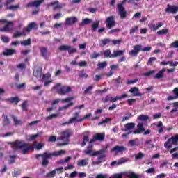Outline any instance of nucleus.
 <instances>
[{"label": "nucleus", "mask_w": 178, "mask_h": 178, "mask_svg": "<svg viewBox=\"0 0 178 178\" xmlns=\"http://www.w3.org/2000/svg\"><path fill=\"white\" fill-rule=\"evenodd\" d=\"M12 148L13 149H22V154H26L31 149H34V147L30 146L29 143H26L23 141L17 140L12 144Z\"/></svg>", "instance_id": "obj_1"}, {"label": "nucleus", "mask_w": 178, "mask_h": 178, "mask_svg": "<svg viewBox=\"0 0 178 178\" xmlns=\"http://www.w3.org/2000/svg\"><path fill=\"white\" fill-rule=\"evenodd\" d=\"M62 83L56 84L51 89V91L56 90L58 94L60 95H66V94H69V92H72V88L69 86H61Z\"/></svg>", "instance_id": "obj_2"}, {"label": "nucleus", "mask_w": 178, "mask_h": 178, "mask_svg": "<svg viewBox=\"0 0 178 178\" xmlns=\"http://www.w3.org/2000/svg\"><path fill=\"white\" fill-rule=\"evenodd\" d=\"M72 134H73V131L70 130V129H67L65 131H64L62 134L60 138H58V140H62L63 141H65V143H58L57 145L58 147H63L65 145H67V143H69V137H70V136H72Z\"/></svg>", "instance_id": "obj_3"}, {"label": "nucleus", "mask_w": 178, "mask_h": 178, "mask_svg": "<svg viewBox=\"0 0 178 178\" xmlns=\"http://www.w3.org/2000/svg\"><path fill=\"white\" fill-rule=\"evenodd\" d=\"M0 24L4 26V27L0 28V31L2 33H9L13 29V22L6 19H0Z\"/></svg>", "instance_id": "obj_4"}, {"label": "nucleus", "mask_w": 178, "mask_h": 178, "mask_svg": "<svg viewBox=\"0 0 178 178\" xmlns=\"http://www.w3.org/2000/svg\"><path fill=\"white\" fill-rule=\"evenodd\" d=\"M86 155H90V156H98V154H101V152L92 150V146L89 145L86 150L83 151Z\"/></svg>", "instance_id": "obj_5"}, {"label": "nucleus", "mask_w": 178, "mask_h": 178, "mask_svg": "<svg viewBox=\"0 0 178 178\" xmlns=\"http://www.w3.org/2000/svg\"><path fill=\"white\" fill-rule=\"evenodd\" d=\"M62 172H63V167L56 168L55 170L47 173V177L48 178L55 177L56 176V174L60 175V173H62Z\"/></svg>", "instance_id": "obj_6"}, {"label": "nucleus", "mask_w": 178, "mask_h": 178, "mask_svg": "<svg viewBox=\"0 0 178 178\" xmlns=\"http://www.w3.org/2000/svg\"><path fill=\"white\" fill-rule=\"evenodd\" d=\"M105 23L106 24L107 29H112V27H115L116 22H115V17L113 16H110L108 17Z\"/></svg>", "instance_id": "obj_7"}, {"label": "nucleus", "mask_w": 178, "mask_h": 178, "mask_svg": "<svg viewBox=\"0 0 178 178\" xmlns=\"http://www.w3.org/2000/svg\"><path fill=\"white\" fill-rule=\"evenodd\" d=\"M136 127V124L134 123V122H129V123H127L125 125H124V129H123L124 131H128V134H133V132L134 131V129Z\"/></svg>", "instance_id": "obj_8"}, {"label": "nucleus", "mask_w": 178, "mask_h": 178, "mask_svg": "<svg viewBox=\"0 0 178 178\" xmlns=\"http://www.w3.org/2000/svg\"><path fill=\"white\" fill-rule=\"evenodd\" d=\"M97 152H100V154H98L97 155V161H92V165H99V163H102V159H104V158L106 156L105 154H104V150H99Z\"/></svg>", "instance_id": "obj_9"}, {"label": "nucleus", "mask_w": 178, "mask_h": 178, "mask_svg": "<svg viewBox=\"0 0 178 178\" xmlns=\"http://www.w3.org/2000/svg\"><path fill=\"white\" fill-rule=\"evenodd\" d=\"M51 153H48V152H44V154H42V166H47L48 163H49V161H48L49 158H51Z\"/></svg>", "instance_id": "obj_10"}, {"label": "nucleus", "mask_w": 178, "mask_h": 178, "mask_svg": "<svg viewBox=\"0 0 178 178\" xmlns=\"http://www.w3.org/2000/svg\"><path fill=\"white\" fill-rule=\"evenodd\" d=\"M117 6L118 9V14L120 15L121 19H126V16H127V12H126L124 8L122 6V4H118Z\"/></svg>", "instance_id": "obj_11"}, {"label": "nucleus", "mask_w": 178, "mask_h": 178, "mask_svg": "<svg viewBox=\"0 0 178 178\" xmlns=\"http://www.w3.org/2000/svg\"><path fill=\"white\" fill-rule=\"evenodd\" d=\"M141 44H137L134 46V49L129 51L130 56H137V55H138V52L141 51Z\"/></svg>", "instance_id": "obj_12"}, {"label": "nucleus", "mask_w": 178, "mask_h": 178, "mask_svg": "<svg viewBox=\"0 0 178 178\" xmlns=\"http://www.w3.org/2000/svg\"><path fill=\"white\" fill-rule=\"evenodd\" d=\"M104 138H105L104 134H96L93 136V138L90 140V144H91V143H94L95 141H104Z\"/></svg>", "instance_id": "obj_13"}, {"label": "nucleus", "mask_w": 178, "mask_h": 178, "mask_svg": "<svg viewBox=\"0 0 178 178\" xmlns=\"http://www.w3.org/2000/svg\"><path fill=\"white\" fill-rule=\"evenodd\" d=\"M126 149H127L124 146L117 145L111 149V152H115V154H122V152H124Z\"/></svg>", "instance_id": "obj_14"}, {"label": "nucleus", "mask_w": 178, "mask_h": 178, "mask_svg": "<svg viewBox=\"0 0 178 178\" xmlns=\"http://www.w3.org/2000/svg\"><path fill=\"white\" fill-rule=\"evenodd\" d=\"M49 6H53L54 10H58V9H62V8H63V4L59 3L58 1H56L49 3Z\"/></svg>", "instance_id": "obj_15"}, {"label": "nucleus", "mask_w": 178, "mask_h": 178, "mask_svg": "<svg viewBox=\"0 0 178 178\" xmlns=\"http://www.w3.org/2000/svg\"><path fill=\"white\" fill-rule=\"evenodd\" d=\"M79 19L76 17H67L65 19V26H72V24H74V23H77Z\"/></svg>", "instance_id": "obj_16"}, {"label": "nucleus", "mask_w": 178, "mask_h": 178, "mask_svg": "<svg viewBox=\"0 0 178 178\" xmlns=\"http://www.w3.org/2000/svg\"><path fill=\"white\" fill-rule=\"evenodd\" d=\"M143 131H145V129L144 128V124L141 122H139L137 124V129H135L133 131V134H141Z\"/></svg>", "instance_id": "obj_17"}, {"label": "nucleus", "mask_w": 178, "mask_h": 178, "mask_svg": "<svg viewBox=\"0 0 178 178\" xmlns=\"http://www.w3.org/2000/svg\"><path fill=\"white\" fill-rule=\"evenodd\" d=\"M165 12H167V13H178V7L175 6H170V5L168 4Z\"/></svg>", "instance_id": "obj_18"}, {"label": "nucleus", "mask_w": 178, "mask_h": 178, "mask_svg": "<svg viewBox=\"0 0 178 178\" xmlns=\"http://www.w3.org/2000/svg\"><path fill=\"white\" fill-rule=\"evenodd\" d=\"M42 2H44V0H37L33 2L29 3L26 5V8H33L34 6L35 8H38V6H40V5L42 3Z\"/></svg>", "instance_id": "obj_19"}, {"label": "nucleus", "mask_w": 178, "mask_h": 178, "mask_svg": "<svg viewBox=\"0 0 178 178\" xmlns=\"http://www.w3.org/2000/svg\"><path fill=\"white\" fill-rule=\"evenodd\" d=\"M40 53H41V56L43 58H44V59H48V58H49L51 55V54L48 51V49H47L46 47H42L40 49Z\"/></svg>", "instance_id": "obj_20"}, {"label": "nucleus", "mask_w": 178, "mask_h": 178, "mask_svg": "<svg viewBox=\"0 0 178 178\" xmlns=\"http://www.w3.org/2000/svg\"><path fill=\"white\" fill-rule=\"evenodd\" d=\"M138 91H140V90L137 87L131 88L129 90V92L134 94V97H142L143 93H140Z\"/></svg>", "instance_id": "obj_21"}, {"label": "nucleus", "mask_w": 178, "mask_h": 178, "mask_svg": "<svg viewBox=\"0 0 178 178\" xmlns=\"http://www.w3.org/2000/svg\"><path fill=\"white\" fill-rule=\"evenodd\" d=\"M83 139L81 143V147H85V145L87 144V143H88V141H90V138H89V133L88 131H86L83 134Z\"/></svg>", "instance_id": "obj_22"}, {"label": "nucleus", "mask_w": 178, "mask_h": 178, "mask_svg": "<svg viewBox=\"0 0 178 178\" xmlns=\"http://www.w3.org/2000/svg\"><path fill=\"white\" fill-rule=\"evenodd\" d=\"M162 26H163V23H159L156 25H155V24H150L149 27L152 31H156V30H159V28L162 27Z\"/></svg>", "instance_id": "obj_23"}, {"label": "nucleus", "mask_w": 178, "mask_h": 178, "mask_svg": "<svg viewBox=\"0 0 178 178\" xmlns=\"http://www.w3.org/2000/svg\"><path fill=\"white\" fill-rule=\"evenodd\" d=\"M83 122V119H81V118L77 119V117H73V118H70L68 122H66L63 124H70L72 123H76V122Z\"/></svg>", "instance_id": "obj_24"}, {"label": "nucleus", "mask_w": 178, "mask_h": 178, "mask_svg": "<svg viewBox=\"0 0 178 178\" xmlns=\"http://www.w3.org/2000/svg\"><path fill=\"white\" fill-rule=\"evenodd\" d=\"M165 72H166V68L162 69L154 76V79H157L158 80L163 79V73H165Z\"/></svg>", "instance_id": "obj_25"}, {"label": "nucleus", "mask_w": 178, "mask_h": 178, "mask_svg": "<svg viewBox=\"0 0 178 178\" xmlns=\"http://www.w3.org/2000/svg\"><path fill=\"white\" fill-rule=\"evenodd\" d=\"M2 54L4 55V56H10L13 55V54H16V50L6 49V51H3Z\"/></svg>", "instance_id": "obj_26"}, {"label": "nucleus", "mask_w": 178, "mask_h": 178, "mask_svg": "<svg viewBox=\"0 0 178 178\" xmlns=\"http://www.w3.org/2000/svg\"><path fill=\"white\" fill-rule=\"evenodd\" d=\"M87 165H88V159L79 160L77 162V166L79 167L87 166Z\"/></svg>", "instance_id": "obj_27"}, {"label": "nucleus", "mask_w": 178, "mask_h": 178, "mask_svg": "<svg viewBox=\"0 0 178 178\" xmlns=\"http://www.w3.org/2000/svg\"><path fill=\"white\" fill-rule=\"evenodd\" d=\"M111 41L112 40L111 39L106 38L100 40L99 42L100 47H105V45H107V44H111Z\"/></svg>", "instance_id": "obj_28"}, {"label": "nucleus", "mask_w": 178, "mask_h": 178, "mask_svg": "<svg viewBox=\"0 0 178 178\" xmlns=\"http://www.w3.org/2000/svg\"><path fill=\"white\" fill-rule=\"evenodd\" d=\"M102 54H103L106 58H113V54H112L109 49L103 51Z\"/></svg>", "instance_id": "obj_29"}, {"label": "nucleus", "mask_w": 178, "mask_h": 178, "mask_svg": "<svg viewBox=\"0 0 178 178\" xmlns=\"http://www.w3.org/2000/svg\"><path fill=\"white\" fill-rule=\"evenodd\" d=\"M124 54V50L114 51L113 54V58H118V56H122Z\"/></svg>", "instance_id": "obj_30"}, {"label": "nucleus", "mask_w": 178, "mask_h": 178, "mask_svg": "<svg viewBox=\"0 0 178 178\" xmlns=\"http://www.w3.org/2000/svg\"><path fill=\"white\" fill-rule=\"evenodd\" d=\"M64 154H66L65 150L56 151L53 153H51V156H60V155H64Z\"/></svg>", "instance_id": "obj_31"}, {"label": "nucleus", "mask_w": 178, "mask_h": 178, "mask_svg": "<svg viewBox=\"0 0 178 178\" xmlns=\"http://www.w3.org/2000/svg\"><path fill=\"white\" fill-rule=\"evenodd\" d=\"M7 101L10 102V104H19V102H20V99H19V97H10L9 99H7Z\"/></svg>", "instance_id": "obj_32"}, {"label": "nucleus", "mask_w": 178, "mask_h": 178, "mask_svg": "<svg viewBox=\"0 0 178 178\" xmlns=\"http://www.w3.org/2000/svg\"><path fill=\"white\" fill-rule=\"evenodd\" d=\"M173 143H172V140H170V138H169L164 144V147L167 148V149H170L173 147Z\"/></svg>", "instance_id": "obj_33"}, {"label": "nucleus", "mask_w": 178, "mask_h": 178, "mask_svg": "<svg viewBox=\"0 0 178 178\" xmlns=\"http://www.w3.org/2000/svg\"><path fill=\"white\" fill-rule=\"evenodd\" d=\"M90 23H92V19L86 18L82 20V22L79 24V26L81 27L84 26V24H90Z\"/></svg>", "instance_id": "obj_34"}, {"label": "nucleus", "mask_w": 178, "mask_h": 178, "mask_svg": "<svg viewBox=\"0 0 178 178\" xmlns=\"http://www.w3.org/2000/svg\"><path fill=\"white\" fill-rule=\"evenodd\" d=\"M170 141H171L174 145H177V147H178V135L170 138Z\"/></svg>", "instance_id": "obj_35"}, {"label": "nucleus", "mask_w": 178, "mask_h": 178, "mask_svg": "<svg viewBox=\"0 0 178 178\" xmlns=\"http://www.w3.org/2000/svg\"><path fill=\"white\" fill-rule=\"evenodd\" d=\"M129 143L130 147H138V139L131 140Z\"/></svg>", "instance_id": "obj_36"}, {"label": "nucleus", "mask_w": 178, "mask_h": 178, "mask_svg": "<svg viewBox=\"0 0 178 178\" xmlns=\"http://www.w3.org/2000/svg\"><path fill=\"white\" fill-rule=\"evenodd\" d=\"M125 176L126 177L129 178H138V176H137V175H136L134 172H125Z\"/></svg>", "instance_id": "obj_37"}, {"label": "nucleus", "mask_w": 178, "mask_h": 178, "mask_svg": "<svg viewBox=\"0 0 178 178\" xmlns=\"http://www.w3.org/2000/svg\"><path fill=\"white\" fill-rule=\"evenodd\" d=\"M99 27V21H96L95 22H93L92 24V31H96L97 29Z\"/></svg>", "instance_id": "obj_38"}, {"label": "nucleus", "mask_w": 178, "mask_h": 178, "mask_svg": "<svg viewBox=\"0 0 178 178\" xmlns=\"http://www.w3.org/2000/svg\"><path fill=\"white\" fill-rule=\"evenodd\" d=\"M38 137V134H35V135H28L26 136V138L28 141H31L33 140H35Z\"/></svg>", "instance_id": "obj_39"}, {"label": "nucleus", "mask_w": 178, "mask_h": 178, "mask_svg": "<svg viewBox=\"0 0 178 178\" xmlns=\"http://www.w3.org/2000/svg\"><path fill=\"white\" fill-rule=\"evenodd\" d=\"M138 119L142 122H145V120H148L149 119V117L145 115H140L138 116Z\"/></svg>", "instance_id": "obj_40"}, {"label": "nucleus", "mask_w": 178, "mask_h": 178, "mask_svg": "<svg viewBox=\"0 0 178 178\" xmlns=\"http://www.w3.org/2000/svg\"><path fill=\"white\" fill-rule=\"evenodd\" d=\"M97 66L99 69H104L108 66V63L106 61L102 62V63H99L97 64Z\"/></svg>", "instance_id": "obj_41"}, {"label": "nucleus", "mask_w": 178, "mask_h": 178, "mask_svg": "<svg viewBox=\"0 0 178 178\" xmlns=\"http://www.w3.org/2000/svg\"><path fill=\"white\" fill-rule=\"evenodd\" d=\"M92 88H94V86L91 85L89 87H88L83 92V94H91V91H92Z\"/></svg>", "instance_id": "obj_42"}, {"label": "nucleus", "mask_w": 178, "mask_h": 178, "mask_svg": "<svg viewBox=\"0 0 178 178\" xmlns=\"http://www.w3.org/2000/svg\"><path fill=\"white\" fill-rule=\"evenodd\" d=\"M42 73V72L41 70H33V76H35V77H41Z\"/></svg>", "instance_id": "obj_43"}, {"label": "nucleus", "mask_w": 178, "mask_h": 178, "mask_svg": "<svg viewBox=\"0 0 178 178\" xmlns=\"http://www.w3.org/2000/svg\"><path fill=\"white\" fill-rule=\"evenodd\" d=\"M173 108L171 111H170V113H175V112H177L178 110V102H174L173 103Z\"/></svg>", "instance_id": "obj_44"}, {"label": "nucleus", "mask_w": 178, "mask_h": 178, "mask_svg": "<svg viewBox=\"0 0 178 178\" xmlns=\"http://www.w3.org/2000/svg\"><path fill=\"white\" fill-rule=\"evenodd\" d=\"M99 56H100L99 53H97L96 51H94L90 55V59H98V58H99Z\"/></svg>", "instance_id": "obj_45"}, {"label": "nucleus", "mask_w": 178, "mask_h": 178, "mask_svg": "<svg viewBox=\"0 0 178 178\" xmlns=\"http://www.w3.org/2000/svg\"><path fill=\"white\" fill-rule=\"evenodd\" d=\"M167 33H169V30L168 29H163L157 32V34L159 35H162L163 34H167Z\"/></svg>", "instance_id": "obj_46"}, {"label": "nucleus", "mask_w": 178, "mask_h": 178, "mask_svg": "<svg viewBox=\"0 0 178 178\" xmlns=\"http://www.w3.org/2000/svg\"><path fill=\"white\" fill-rule=\"evenodd\" d=\"M31 44V39H28L26 40H24L22 42H21V45H24V46H27V45H30Z\"/></svg>", "instance_id": "obj_47"}, {"label": "nucleus", "mask_w": 178, "mask_h": 178, "mask_svg": "<svg viewBox=\"0 0 178 178\" xmlns=\"http://www.w3.org/2000/svg\"><path fill=\"white\" fill-rule=\"evenodd\" d=\"M73 104L74 103L73 102H70V104L64 106H62L59 108V111H63L65 109H67V108H70V106H73Z\"/></svg>", "instance_id": "obj_48"}, {"label": "nucleus", "mask_w": 178, "mask_h": 178, "mask_svg": "<svg viewBox=\"0 0 178 178\" xmlns=\"http://www.w3.org/2000/svg\"><path fill=\"white\" fill-rule=\"evenodd\" d=\"M19 4H17V5H12V6H10L9 7L7 8V9H8L9 10H16V9H19Z\"/></svg>", "instance_id": "obj_49"}, {"label": "nucleus", "mask_w": 178, "mask_h": 178, "mask_svg": "<svg viewBox=\"0 0 178 178\" xmlns=\"http://www.w3.org/2000/svg\"><path fill=\"white\" fill-rule=\"evenodd\" d=\"M70 45H61L59 47L58 49L60 51H68Z\"/></svg>", "instance_id": "obj_50"}, {"label": "nucleus", "mask_w": 178, "mask_h": 178, "mask_svg": "<svg viewBox=\"0 0 178 178\" xmlns=\"http://www.w3.org/2000/svg\"><path fill=\"white\" fill-rule=\"evenodd\" d=\"M143 158H144V154H143L141 152L135 156V159L136 161H138V159H143Z\"/></svg>", "instance_id": "obj_51"}, {"label": "nucleus", "mask_w": 178, "mask_h": 178, "mask_svg": "<svg viewBox=\"0 0 178 178\" xmlns=\"http://www.w3.org/2000/svg\"><path fill=\"white\" fill-rule=\"evenodd\" d=\"M111 120H112L111 118H106V119L102 120L98 124H99V126H101L102 124L109 123V122H111Z\"/></svg>", "instance_id": "obj_52"}, {"label": "nucleus", "mask_w": 178, "mask_h": 178, "mask_svg": "<svg viewBox=\"0 0 178 178\" xmlns=\"http://www.w3.org/2000/svg\"><path fill=\"white\" fill-rule=\"evenodd\" d=\"M76 52H77V49H76V48L72 49V46H70V47L68 49V54L70 55H72V54H76Z\"/></svg>", "instance_id": "obj_53"}, {"label": "nucleus", "mask_w": 178, "mask_h": 178, "mask_svg": "<svg viewBox=\"0 0 178 178\" xmlns=\"http://www.w3.org/2000/svg\"><path fill=\"white\" fill-rule=\"evenodd\" d=\"M12 175L14 177H17V176H20V175H22V170H15L12 172Z\"/></svg>", "instance_id": "obj_54"}, {"label": "nucleus", "mask_w": 178, "mask_h": 178, "mask_svg": "<svg viewBox=\"0 0 178 178\" xmlns=\"http://www.w3.org/2000/svg\"><path fill=\"white\" fill-rule=\"evenodd\" d=\"M129 161L128 159H124V158H122L120 159L118 162V165H122L123 163H126V162H127Z\"/></svg>", "instance_id": "obj_55"}, {"label": "nucleus", "mask_w": 178, "mask_h": 178, "mask_svg": "<svg viewBox=\"0 0 178 178\" xmlns=\"http://www.w3.org/2000/svg\"><path fill=\"white\" fill-rule=\"evenodd\" d=\"M48 79H51V74H46L42 76V80L43 81L48 80Z\"/></svg>", "instance_id": "obj_56"}, {"label": "nucleus", "mask_w": 178, "mask_h": 178, "mask_svg": "<svg viewBox=\"0 0 178 178\" xmlns=\"http://www.w3.org/2000/svg\"><path fill=\"white\" fill-rule=\"evenodd\" d=\"M16 156H17L16 155L10 156V160L8 162L10 165H12V163H15V162H16V160H15V158H16Z\"/></svg>", "instance_id": "obj_57"}, {"label": "nucleus", "mask_w": 178, "mask_h": 178, "mask_svg": "<svg viewBox=\"0 0 178 178\" xmlns=\"http://www.w3.org/2000/svg\"><path fill=\"white\" fill-rule=\"evenodd\" d=\"M22 35H24L25 36L26 35V33L25 32H16L15 34H14V37H22Z\"/></svg>", "instance_id": "obj_58"}, {"label": "nucleus", "mask_w": 178, "mask_h": 178, "mask_svg": "<svg viewBox=\"0 0 178 178\" xmlns=\"http://www.w3.org/2000/svg\"><path fill=\"white\" fill-rule=\"evenodd\" d=\"M110 69L111 71L115 72V70H118V69H119V65H112L110 66Z\"/></svg>", "instance_id": "obj_59"}, {"label": "nucleus", "mask_w": 178, "mask_h": 178, "mask_svg": "<svg viewBox=\"0 0 178 178\" xmlns=\"http://www.w3.org/2000/svg\"><path fill=\"white\" fill-rule=\"evenodd\" d=\"M22 111H27V100H25L22 104Z\"/></svg>", "instance_id": "obj_60"}, {"label": "nucleus", "mask_w": 178, "mask_h": 178, "mask_svg": "<svg viewBox=\"0 0 178 178\" xmlns=\"http://www.w3.org/2000/svg\"><path fill=\"white\" fill-rule=\"evenodd\" d=\"M1 40L3 42H9V38L8 36H1Z\"/></svg>", "instance_id": "obj_61"}, {"label": "nucleus", "mask_w": 178, "mask_h": 178, "mask_svg": "<svg viewBox=\"0 0 178 178\" xmlns=\"http://www.w3.org/2000/svg\"><path fill=\"white\" fill-rule=\"evenodd\" d=\"M173 95L177 99H178V88H174L172 90Z\"/></svg>", "instance_id": "obj_62"}, {"label": "nucleus", "mask_w": 178, "mask_h": 178, "mask_svg": "<svg viewBox=\"0 0 178 178\" xmlns=\"http://www.w3.org/2000/svg\"><path fill=\"white\" fill-rule=\"evenodd\" d=\"M170 48H178V41H175L170 44Z\"/></svg>", "instance_id": "obj_63"}, {"label": "nucleus", "mask_w": 178, "mask_h": 178, "mask_svg": "<svg viewBox=\"0 0 178 178\" xmlns=\"http://www.w3.org/2000/svg\"><path fill=\"white\" fill-rule=\"evenodd\" d=\"M96 178H108V175L106 174H98Z\"/></svg>", "instance_id": "obj_64"}]
</instances>
